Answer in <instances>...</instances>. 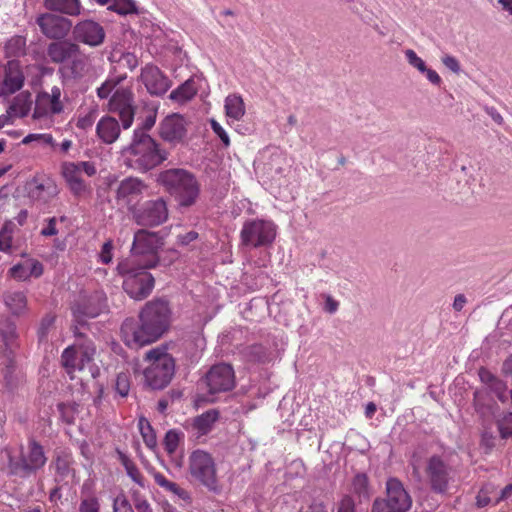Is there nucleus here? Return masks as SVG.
Segmentation results:
<instances>
[{
	"mask_svg": "<svg viewBox=\"0 0 512 512\" xmlns=\"http://www.w3.org/2000/svg\"><path fill=\"white\" fill-rule=\"evenodd\" d=\"M78 339H83L79 344L80 349V362H82V370L85 365L92 362L96 353V347L94 342L90 339H86L85 336L77 337Z\"/></svg>",
	"mask_w": 512,
	"mask_h": 512,
	"instance_id": "nucleus-37",
	"label": "nucleus"
},
{
	"mask_svg": "<svg viewBox=\"0 0 512 512\" xmlns=\"http://www.w3.org/2000/svg\"><path fill=\"white\" fill-rule=\"evenodd\" d=\"M128 167L145 173L168 159L169 152L143 130H134L133 139L125 149Z\"/></svg>",
	"mask_w": 512,
	"mask_h": 512,
	"instance_id": "nucleus-2",
	"label": "nucleus"
},
{
	"mask_svg": "<svg viewBox=\"0 0 512 512\" xmlns=\"http://www.w3.org/2000/svg\"><path fill=\"white\" fill-rule=\"evenodd\" d=\"M32 141H37L41 145L54 146V139L50 134H29L22 140L23 144H29Z\"/></svg>",
	"mask_w": 512,
	"mask_h": 512,
	"instance_id": "nucleus-54",
	"label": "nucleus"
},
{
	"mask_svg": "<svg viewBox=\"0 0 512 512\" xmlns=\"http://www.w3.org/2000/svg\"><path fill=\"white\" fill-rule=\"evenodd\" d=\"M55 317L53 315H46L42 318L40 327L38 329L39 340H44L48 334L49 329L53 326Z\"/></svg>",
	"mask_w": 512,
	"mask_h": 512,
	"instance_id": "nucleus-57",
	"label": "nucleus"
},
{
	"mask_svg": "<svg viewBox=\"0 0 512 512\" xmlns=\"http://www.w3.org/2000/svg\"><path fill=\"white\" fill-rule=\"evenodd\" d=\"M397 512H407L412 506V498L397 478H389L386 482V497L383 498Z\"/></svg>",
	"mask_w": 512,
	"mask_h": 512,
	"instance_id": "nucleus-18",
	"label": "nucleus"
},
{
	"mask_svg": "<svg viewBox=\"0 0 512 512\" xmlns=\"http://www.w3.org/2000/svg\"><path fill=\"white\" fill-rule=\"evenodd\" d=\"M72 35L75 43H83L90 47H98L105 40V30L93 20H84L78 22L72 29Z\"/></svg>",
	"mask_w": 512,
	"mask_h": 512,
	"instance_id": "nucleus-15",
	"label": "nucleus"
},
{
	"mask_svg": "<svg viewBox=\"0 0 512 512\" xmlns=\"http://www.w3.org/2000/svg\"><path fill=\"white\" fill-rule=\"evenodd\" d=\"M158 131L162 140L175 146L183 142L186 136L185 119L179 114L168 115L159 124Z\"/></svg>",
	"mask_w": 512,
	"mask_h": 512,
	"instance_id": "nucleus-17",
	"label": "nucleus"
},
{
	"mask_svg": "<svg viewBox=\"0 0 512 512\" xmlns=\"http://www.w3.org/2000/svg\"><path fill=\"white\" fill-rule=\"evenodd\" d=\"M275 237L276 226L267 220H247L240 232L241 244L253 248L270 246Z\"/></svg>",
	"mask_w": 512,
	"mask_h": 512,
	"instance_id": "nucleus-8",
	"label": "nucleus"
},
{
	"mask_svg": "<svg viewBox=\"0 0 512 512\" xmlns=\"http://www.w3.org/2000/svg\"><path fill=\"white\" fill-rule=\"evenodd\" d=\"M73 464V459L70 454L63 453L58 455L55 460L56 472L62 478L69 476L73 469L71 465Z\"/></svg>",
	"mask_w": 512,
	"mask_h": 512,
	"instance_id": "nucleus-39",
	"label": "nucleus"
},
{
	"mask_svg": "<svg viewBox=\"0 0 512 512\" xmlns=\"http://www.w3.org/2000/svg\"><path fill=\"white\" fill-rule=\"evenodd\" d=\"M46 9L69 16H78L81 13L79 0H44Z\"/></svg>",
	"mask_w": 512,
	"mask_h": 512,
	"instance_id": "nucleus-28",
	"label": "nucleus"
},
{
	"mask_svg": "<svg viewBox=\"0 0 512 512\" xmlns=\"http://www.w3.org/2000/svg\"><path fill=\"white\" fill-rule=\"evenodd\" d=\"M158 184L175 198L182 207L192 206L200 192L195 176L185 169L173 168L160 172L157 176Z\"/></svg>",
	"mask_w": 512,
	"mask_h": 512,
	"instance_id": "nucleus-3",
	"label": "nucleus"
},
{
	"mask_svg": "<svg viewBox=\"0 0 512 512\" xmlns=\"http://www.w3.org/2000/svg\"><path fill=\"white\" fill-rule=\"evenodd\" d=\"M0 334L6 345L12 343L17 336L15 323L9 319L3 320L0 323Z\"/></svg>",
	"mask_w": 512,
	"mask_h": 512,
	"instance_id": "nucleus-45",
	"label": "nucleus"
},
{
	"mask_svg": "<svg viewBox=\"0 0 512 512\" xmlns=\"http://www.w3.org/2000/svg\"><path fill=\"white\" fill-rule=\"evenodd\" d=\"M36 23L42 34L52 40L64 39L72 29L71 20L53 13L40 14Z\"/></svg>",
	"mask_w": 512,
	"mask_h": 512,
	"instance_id": "nucleus-14",
	"label": "nucleus"
},
{
	"mask_svg": "<svg viewBox=\"0 0 512 512\" xmlns=\"http://www.w3.org/2000/svg\"><path fill=\"white\" fill-rule=\"evenodd\" d=\"M126 78L125 75L116 76L112 78H108L98 89H97V95L101 99H106L109 97L111 92L114 90V88L124 79Z\"/></svg>",
	"mask_w": 512,
	"mask_h": 512,
	"instance_id": "nucleus-44",
	"label": "nucleus"
},
{
	"mask_svg": "<svg viewBox=\"0 0 512 512\" xmlns=\"http://www.w3.org/2000/svg\"><path fill=\"white\" fill-rule=\"evenodd\" d=\"M225 114L229 119L239 121L245 115L243 98L238 94H230L225 98Z\"/></svg>",
	"mask_w": 512,
	"mask_h": 512,
	"instance_id": "nucleus-30",
	"label": "nucleus"
},
{
	"mask_svg": "<svg viewBox=\"0 0 512 512\" xmlns=\"http://www.w3.org/2000/svg\"><path fill=\"white\" fill-rule=\"evenodd\" d=\"M197 94V87L193 79H188L177 89L173 90L169 98L178 103H185L191 100Z\"/></svg>",
	"mask_w": 512,
	"mask_h": 512,
	"instance_id": "nucleus-33",
	"label": "nucleus"
},
{
	"mask_svg": "<svg viewBox=\"0 0 512 512\" xmlns=\"http://www.w3.org/2000/svg\"><path fill=\"white\" fill-rule=\"evenodd\" d=\"M205 382L211 394L227 392L235 387V373L231 365L219 363L206 373Z\"/></svg>",
	"mask_w": 512,
	"mask_h": 512,
	"instance_id": "nucleus-12",
	"label": "nucleus"
},
{
	"mask_svg": "<svg viewBox=\"0 0 512 512\" xmlns=\"http://www.w3.org/2000/svg\"><path fill=\"white\" fill-rule=\"evenodd\" d=\"M139 430L146 446L149 447L150 449L154 448L157 444L156 435L151 424L147 419L140 418Z\"/></svg>",
	"mask_w": 512,
	"mask_h": 512,
	"instance_id": "nucleus-38",
	"label": "nucleus"
},
{
	"mask_svg": "<svg viewBox=\"0 0 512 512\" xmlns=\"http://www.w3.org/2000/svg\"><path fill=\"white\" fill-rule=\"evenodd\" d=\"M156 261L147 260L142 266L134 267L128 263H120L117 267L119 273L124 277L123 289L135 300H142L149 296L154 287V277L147 271L155 267Z\"/></svg>",
	"mask_w": 512,
	"mask_h": 512,
	"instance_id": "nucleus-5",
	"label": "nucleus"
},
{
	"mask_svg": "<svg viewBox=\"0 0 512 512\" xmlns=\"http://www.w3.org/2000/svg\"><path fill=\"white\" fill-rule=\"evenodd\" d=\"M140 80L150 95H164L172 85L170 79L153 64H147L142 68Z\"/></svg>",
	"mask_w": 512,
	"mask_h": 512,
	"instance_id": "nucleus-16",
	"label": "nucleus"
},
{
	"mask_svg": "<svg viewBox=\"0 0 512 512\" xmlns=\"http://www.w3.org/2000/svg\"><path fill=\"white\" fill-rule=\"evenodd\" d=\"M5 305L14 315H21L27 307V298L23 292L8 291L3 295Z\"/></svg>",
	"mask_w": 512,
	"mask_h": 512,
	"instance_id": "nucleus-31",
	"label": "nucleus"
},
{
	"mask_svg": "<svg viewBox=\"0 0 512 512\" xmlns=\"http://www.w3.org/2000/svg\"><path fill=\"white\" fill-rule=\"evenodd\" d=\"M74 166H77L78 171L81 172V174L85 173L89 177L94 176L97 172L94 163L89 161L77 162L74 163Z\"/></svg>",
	"mask_w": 512,
	"mask_h": 512,
	"instance_id": "nucleus-61",
	"label": "nucleus"
},
{
	"mask_svg": "<svg viewBox=\"0 0 512 512\" xmlns=\"http://www.w3.org/2000/svg\"><path fill=\"white\" fill-rule=\"evenodd\" d=\"M159 246V238L157 233L150 232L145 229L138 230L134 235L132 252L136 255H149L148 260H155V252Z\"/></svg>",
	"mask_w": 512,
	"mask_h": 512,
	"instance_id": "nucleus-19",
	"label": "nucleus"
},
{
	"mask_svg": "<svg viewBox=\"0 0 512 512\" xmlns=\"http://www.w3.org/2000/svg\"><path fill=\"white\" fill-rule=\"evenodd\" d=\"M352 491L359 497V500H368L370 498V489L368 477L363 473H358L352 481Z\"/></svg>",
	"mask_w": 512,
	"mask_h": 512,
	"instance_id": "nucleus-36",
	"label": "nucleus"
},
{
	"mask_svg": "<svg viewBox=\"0 0 512 512\" xmlns=\"http://www.w3.org/2000/svg\"><path fill=\"white\" fill-rule=\"evenodd\" d=\"M80 46L68 40H56L47 46V56L53 64H64L78 52Z\"/></svg>",
	"mask_w": 512,
	"mask_h": 512,
	"instance_id": "nucleus-20",
	"label": "nucleus"
},
{
	"mask_svg": "<svg viewBox=\"0 0 512 512\" xmlns=\"http://www.w3.org/2000/svg\"><path fill=\"white\" fill-rule=\"evenodd\" d=\"M12 232V222H6L0 230V251L8 252L11 248Z\"/></svg>",
	"mask_w": 512,
	"mask_h": 512,
	"instance_id": "nucleus-47",
	"label": "nucleus"
},
{
	"mask_svg": "<svg viewBox=\"0 0 512 512\" xmlns=\"http://www.w3.org/2000/svg\"><path fill=\"white\" fill-rule=\"evenodd\" d=\"M113 512H134L131 503L124 493H120L114 498Z\"/></svg>",
	"mask_w": 512,
	"mask_h": 512,
	"instance_id": "nucleus-52",
	"label": "nucleus"
},
{
	"mask_svg": "<svg viewBox=\"0 0 512 512\" xmlns=\"http://www.w3.org/2000/svg\"><path fill=\"white\" fill-rule=\"evenodd\" d=\"M147 187L143 180L137 177H127L119 183L116 189V199L128 203L132 199L142 195Z\"/></svg>",
	"mask_w": 512,
	"mask_h": 512,
	"instance_id": "nucleus-21",
	"label": "nucleus"
},
{
	"mask_svg": "<svg viewBox=\"0 0 512 512\" xmlns=\"http://www.w3.org/2000/svg\"><path fill=\"white\" fill-rule=\"evenodd\" d=\"M144 359L149 363L144 370L145 383L152 389L165 388L174 376L173 357L165 347H157L146 352Z\"/></svg>",
	"mask_w": 512,
	"mask_h": 512,
	"instance_id": "nucleus-4",
	"label": "nucleus"
},
{
	"mask_svg": "<svg viewBox=\"0 0 512 512\" xmlns=\"http://www.w3.org/2000/svg\"><path fill=\"white\" fill-rule=\"evenodd\" d=\"M481 444L487 449V451H491L496 444V437L493 433L485 431L482 434Z\"/></svg>",
	"mask_w": 512,
	"mask_h": 512,
	"instance_id": "nucleus-63",
	"label": "nucleus"
},
{
	"mask_svg": "<svg viewBox=\"0 0 512 512\" xmlns=\"http://www.w3.org/2000/svg\"><path fill=\"white\" fill-rule=\"evenodd\" d=\"M32 105V99L30 93H20L18 94L12 104L9 106L7 113L9 115H13V117H25Z\"/></svg>",
	"mask_w": 512,
	"mask_h": 512,
	"instance_id": "nucleus-32",
	"label": "nucleus"
},
{
	"mask_svg": "<svg viewBox=\"0 0 512 512\" xmlns=\"http://www.w3.org/2000/svg\"><path fill=\"white\" fill-rule=\"evenodd\" d=\"M109 10L117 12L120 15L138 13L136 4L133 0H113Z\"/></svg>",
	"mask_w": 512,
	"mask_h": 512,
	"instance_id": "nucleus-40",
	"label": "nucleus"
},
{
	"mask_svg": "<svg viewBox=\"0 0 512 512\" xmlns=\"http://www.w3.org/2000/svg\"><path fill=\"white\" fill-rule=\"evenodd\" d=\"M189 473L195 481L205 486L209 491L220 492L216 464L208 452L197 449L190 454Z\"/></svg>",
	"mask_w": 512,
	"mask_h": 512,
	"instance_id": "nucleus-7",
	"label": "nucleus"
},
{
	"mask_svg": "<svg viewBox=\"0 0 512 512\" xmlns=\"http://www.w3.org/2000/svg\"><path fill=\"white\" fill-rule=\"evenodd\" d=\"M246 356L253 362L265 363L269 361L267 349L260 344L249 346L246 350Z\"/></svg>",
	"mask_w": 512,
	"mask_h": 512,
	"instance_id": "nucleus-42",
	"label": "nucleus"
},
{
	"mask_svg": "<svg viewBox=\"0 0 512 512\" xmlns=\"http://www.w3.org/2000/svg\"><path fill=\"white\" fill-rule=\"evenodd\" d=\"M3 377L5 387L10 391L18 389L26 381L25 374L21 370L17 369L12 360L6 365L3 371Z\"/></svg>",
	"mask_w": 512,
	"mask_h": 512,
	"instance_id": "nucleus-29",
	"label": "nucleus"
},
{
	"mask_svg": "<svg viewBox=\"0 0 512 512\" xmlns=\"http://www.w3.org/2000/svg\"><path fill=\"white\" fill-rule=\"evenodd\" d=\"M3 69L5 70L7 83L9 85L6 91L12 94L20 90L24 83V76L20 69L19 62L15 60L8 61V63L3 66Z\"/></svg>",
	"mask_w": 512,
	"mask_h": 512,
	"instance_id": "nucleus-27",
	"label": "nucleus"
},
{
	"mask_svg": "<svg viewBox=\"0 0 512 512\" xmlns=\"http://www.w3.org/2000/svg\"><path fill=\"white\" fill-rule=\"evenodd\" d=\"M60 97L61 89L57 86H54L51 89V93H48V99L50 101V111L53 114H58L63 110V105L60 101Z\"/></svg>",
	"mask_w": 512,
	"mask_h": 512,
	"instance_id": "nucleus-51",
	"label": "nucleus"
},
{
	"mask_svg": "<svg viewBox=\"0 0 512 512\" xmlns=\"http://www.w3.org/2000/svg\"><path fill=\"white\" fill-rule=\"evenodd\" d=\"M406 59L412 67L416 68L419 72L424 73L427 70L425 62L416 54L412 49L405 51Z\"/></svg>",
	"mask_w": 512,
	"mask_h": 512,
	"instance_id": "nucleus-53",
	"label": "nucleus"
},
{
	"mask_svg": "<svg viewBox=\"0 0 512 512\" xmlns=\"http://www.w3.org/2000/svg\"><path fill=\"white\" fill-rule=\"evenodd\" d=\"M121 127L116 118L106 115L98 121L96 134L104 144H113L120 136Z\"/></svg>",
	"mask_w": 512,
	"mask_h": 512,
	"instance_id": "nucleus-22",
	"label": "nucleus"
},
{
	"mask_svg": "<svg viewBox=\"0 0 512 512\" xmlns=\"http://www.w3.org/2000/svg\"><path fill=\"white\" fill-rule=\"evenodd\" d=\"M155 482L163 489L178 496L180 499L189 498L188 492L182 489L177 483L168 480L163 474L157 472L153 475Z\"/></svg>",
	"mask_w": 512,
	"mask_h": 512,
	"instance_id": "nucleus-35",
	"label": "nucleus"
},
{
	"mask_svg": "<svg viewBox=\"0 0 512 512\" xmlns=\"http://www.w3.org/2000/svg\"><path fill=\"white\" fill-rule=\"evenodd\" d=\"M219 418V412L217 410H208L205 413L195 417L189 426V430L195 439L208 434L215 422Z\"/></svg>",
	"mask_w": 512,
	"mask_h": 512,
	"instance_id": "nucleus-23",
	"label": "nucleus"
},
{
	"mask_svg": "<svg viewBox=\"0 0 512 512\" xmlns=\"http://www.w3.org/2000/svg\"><path fill=\"white\" fill-rule=\"evenodd\" d=\"M89 67V57L79 48L78 52L68 61L66 65L63 66L61 70H64L72 78L79 79L88 73Z\"/></svg>",
	"mask_w": 512,
	"mask_h": 512,
	"instance_id": "nucleus-24",
	"label": "nucleus"
},
{
	"mask_svg": "<svg viewBox=\"0 0 512 512\" xmlns=\"http://www.w3.org/2000/svg\"><path fill=\"white\" fill-rule=\"evenodd\" d=\"M134 221L141 226L155 227L168 219V208L163 198L148 200L131 209Z\"/></svg>",
	"mask_w": 512,
	"mask_h": 512,
	"instance_id": "nucleus-10",
	"label": "nucleus"
},
{
	"mask_svg": "<svg viewBox=\"0 0 512 512\" xmlns=\"http://www.w3.org/2000/svg\"><path fill=\"white\" fill-rule=\"evenodd\" d=\"M10 273L18 280H27L31 276L40 277L43 273V265L37 260H26L14 265Z\"/></svg>",
	"mask_w": 512,
	"mask_h": 512,
	"instance_id": "nucleus-25",
	"label": "nucleus"
},
{
	"mask_svg": "<svg viewBox=\"0 0 512 512\" xmlns=\"http://www.w3.org/2000/svg\"><path fill=\"white\" fill-rule=\"evenodd\" d=\"M133 503L137 512H153L148 501L139 493H133Z\"/></svg>",
	"mask_w": 512,
	"mask_h": 512,
	"instance_id": "nucleus-59",
	"label": "nucleus"
},
{
	"mask_svg": "<svg viewBox=\"0 0 512 512\" xmlns=\"http://www.w3.org/2000/svg\"><path fill=\"white\" fill-rule=\"evenodd\" d=\"M97 109H91L87 114L84 116H80L77 119L76 127L82 130L89 129L93 126L94 121L96 119Z\"/></svg>",
	"mask_w": 512,
	"mask_h": 512,
	"instance_id": "nucleus-55",
	"label": "nucleus"
},
{
	"mask_svg": "<svg viewBox=\"0 0 512 512\" xmlns=\"http://www.w3.org/2000/svg\"><path fill=\"white\" fill-rule=\"evenodd\" d=\"M106 308L107 299L102 292H94L76 303L72 308L76 323L73 327L74 336L83 337L84 333L80 330V327H84L87 324L86 319L99 316Z\"/></svg>",
	"mask_w": 512,
	"mask_h": 512,
	"instance_id": "nucleus-9",
	"label": "nucleus"
},
{
	"mask_svg": "<svg viewBox=\"0 0 512 512\" xmlns=\"http://www.w3.org/2000/svg\"><path fill=\"white\" fill-rule=\"evenodd\" d=\"M210 126L212 131L220 138L224 147H229L230 138L225 129L215 119L210 120Z\"/></svg>",
	"mask_w": 512,
	"mask_h": 512,
	"instance_id": "nucleus-56",
	"label": "nucleus"
},
{
	"mask_svg": "<svg viewBox=\"0 0 512 512\" xmlns=\"http://www.w3.org/2000/svg\"><path fill=\"white\" fill-rule=\"evenodd\" d=\"M354 501L350 496H345L340 504L337 512H355L354 511Z\"/></svg>",
	"mask_w": 512,
	"mask_h": 512,
	"instance_id": "nucleus-64",
	"label": "nucleus"
},
{
	"mask_svg": "<svg viewBox=\"0 0 512 512\" xmlns=\"http://www.w3.org/2000/svg\"><path fill=\"white\" fill-rule=\"evenodd\" d=\"M171 311L168 302L156 299L146 303L139 315V325L127 319L121 326L124 343L137 348L158 340L168 329Z\"/></svg>",
	"mask_w": 512,
	"mask_h": 512,
	"instance_id": "nucleus-1",
	"label": "nucleus"
},
{
	"mask_svg": "<svg viewBox=\"0 0 512 512\" xmlns=\"http://www.w3.org/2000/svg\"><path fill=\"white\" fill-rule=\"evenodd\" d=\"M425 474L432 491L445 493L453 480V468L439 455H433L427 460Z\"/></svg>",
	"mask_w": 512,
	"mask_h": 512,
	"instance_id": "nucleus-11",
	"label": "nucleus"
},
{
	"mask_svg": "<svg viewBox=\"0 0 512 512\" xmlns=\"http://www.w3.org/2000/svg\"><path fill=\"white\" fill-rule=\"evenodd\" d=\"M489 388L502 402L507 401L509 396L512 399V390H507L505 383L498 378H496V380L489 386Z\"/></svg>",
	"mask_w": 512,
	"mask_h": 512,
	"instance_id": "nucleus-50",
	"label": "nucleus"
},
{
	"mask_svg": "<svg viewBox=\"0 0 512 512\" xmlns=\"http://www.w3.org/2000/svg\"><path fill=\"white\" fill-rule=\"evenodd\" d=\"M62 174L75 195H80L87 190V186L81 177L82 174L78 171L77 166H74V163L63 164Z\"/></svg>",
	"mask_w": 512,
	"mask_h": 512,
	"instance_id": "nucleus-26",
	"label": "nucleus"
},
{
	"mask_svg": "<svg viewBox=\"0 0 512 512\" xmlns=\"http://www.w3.org/2000/svg\"><path fill=\"white\" fill-rule=\"evenodd\" d=\"M109 111L119 115L123 129H129L134 121L135 106L129 89H117L109 101Z\"/></svg>",
	"mask_w": 512,
	"mask_h": 512,
	"instance_id": "nucleus-13",
	"label": "nucleus"
},
{
	"mask_svg": "<svg viewBox=\"0 0 512 512\" xmlns=\"http://www.w3.org/2000/svg\"><path fill=\"white\" fill-rule=\"evenodd\" d=\"M127 475L139 486L144 487L143 476L137 466L128 458H123L122 461Z\"/></svg>",
	"mask_w": 512,
	"mask_h": 512,
	"instance_id": "nucleus-48",
	"label": "nucleus"
},
{
	"mask_svg": "<svg viewBox=\"0 0 512 512\" xmlns=\"http://www.w3.org/2000/svg\"><path fill=\"white\" fill-rule=\"evenodd\" d=\"M112 243L111 241H107L103 244L101 253H100V259L103 263L108 264L112 260Z\"/></svg>",
	"mask_w": 512,
	"mask_h": 512,
	"instance_id": "nucleus-62",
	"label": "nucleus"
},
{
	"mask_svg": "<svg viewBox=\"0 0 512 512\" xmlns=\"http://www.w3.org/2000/svg\"><path fill=\"white\" fill-rule=\"evenodd\" d=\"M48 113H51L50 101L48 99V93L41 92L37 95V98L35 101V109H34L33 117L41 118L43 116H46Z\"/></svg>",
	"mask_w": 512,
	"mask_h": 512,
	"instance_id": "nucleus-43",
	"label": "nucleus"
},
{
	"mask_svg": "<svg viewBox=\"0 0 512 512\" xmlns=\"http://www.w3.org/2000/svg\"><path fill=\"white\" fill-rule=\"evenodd\" d=\"M61 363L68 374H73L76 370H82V362H80V356L77 355L75 346H69L63 351Z\"/></svg>",
	"mask_w": 512,
	"mask_h": 512,
	"instance_id": "nucleus-34",
	"label": "nucleus"
},
{
	"mask_svg": "<svg viewBox=\"0 0 512 512\" xmlns=\"http://www.w3.org/2000/svg\"><path fill=\"white\" fill-rule=\"evenodd\" d=\"M115 391L121 397H127L130 391V377L127 373H119L115 380Z\"/></svg>",
	"mask_w": 512,
	"mask_h": 512,
	"instance_id": "nucleus-49",
	"label": "nucleus"
},
{
	"mask_svg": "<svg viewBox=\"0 0 512 512\" xmlns=\"http://www.w3.org/2000/svg\"><path fill=\"white\" fill-rule=\"evenodd\" d=\"M182 438L183 433L176 429L167 431L163 444L168 454L172 455L175 453Z\"/></svg>",
	"mask_w": 512,
	"mask_h": 512,
	"instance_id": "nucleus-41",
	"label": "nucleus"
},
{
	"mask_svg": "<svg viewBox=\"0 0 512 512\" xmlns=\"http://www.w3.org/2000/svg\"><path fill=\"white\" fill-rule=\"evenodd\" d=\"M441 60H442L443 65L446 68H448L449 70H451L453 73H455V74L460 73V71H461L460 63L454 56L445 55L442 57Z\"/></svg>",
	"mask_w": 512,
	"mask_h": 512,
	"instance_id": "nucleus-60",
	"label": "nucleus"
},
{
	"mask_svg": "<svg viewBox=\"0 0 512 512\" xmlns=\"http://www.w3.org/2000/svg\"><path fill=\"white\" fill-rule=\"evenodd\" d=\"M47 462L42 445L34 439L28 442L26 449L21 447L18 459L9 455L8 473L21 478L29 477L40 470Z\"/></svg>",
	"mask_w": 512,
	"mask_h": 512,
	"instance_id": "nucleus-6",
	"label": "nucleus"
},
{
	"mask_svg": "<svg viewBox=\"0 0 512 512\" xmlns=\"http://www.w3.org/2000/svg\"><path fill=\"white\" fill-rule=\"evenodd\" d=\"M100 504L97 498H85L79 505V512H99Z\"/></svg>",
	"mask_w": 512,
	"mask_h": 512,
	"instance_id": "nucleus-58",
	"label": "nucleus"
},
{
	"mask_svg": "<svg viewBox=\"0 0 512 512\" xmlns=\"http://www.w3.org/2000/svg\"><path fill=\"white\" fill-rule=\"evenodd\" d=\"M497 427L502 439L512 437V412L505 413L498 418Z\"/></svg>",
	"mask_w": 512,
	"mask_h": 512,
	"instance_id": "nucleus-46",
	"label": "nucleus"
}]
</instances>
